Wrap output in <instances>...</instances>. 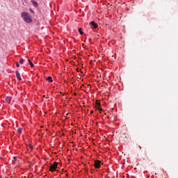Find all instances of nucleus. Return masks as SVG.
Here are the masks:
<instances>
[{
    "instance_id": "obj_6",
    "label": "nucleus",
    "mask_w": 178,
    "mask_h": 178,
    "mask_svg": "<svg viewBox=\"0 0 178 178\" xmlns=\"http://www.w3.org/2000/svg\"><path fill=\"white\" fill-rule=\"evenodd\" d=\"M16 76L19 81H22L21 74H19V72L18 71L16 72Z\"/></svg>"
},
{
    "instance_id": "obj_12",
    "label": "nucleus",
    "mask_w": 178,
    "mask_h": 178,
    "mask_svg": "<svg viewBox=\"0 0 178 178\" xmlns=\"http://www.w3.org/2000/svg\"><path fill=\"white\" fill-rule=\"evenodd\" d=\"M24 62V60L23 58H22L20 60H19V63L21 65H22Z\"/></svg>"
},
{
    "instance_id": "obj_17",
    "label": "nucleus",
    "mask_w": 178,
    "mask_h": 178,
    "mask_svg": "<svg viewBox=\"0 0 178 178\" xmlns=\"http://www.w3.org/2000/svg\"><path fill=\"white\" fill-rule=\"evenodd\" d=\"M14 159H15V161H17V158L16 157H15Z\"/></svg>"
},
{
    "instance_id": "obj_10",
    "label": "nucleus",
    "mask_w": 178,
    "mask_h": 178,
    "mask_svg": "<svg viewBox=\"0 0 178 178\" xmlns=\"http://www.w3.org/2000/svg\"><path fill=\"white\" fill-rule=\"evenodd\" d=\"M6 102H7L8 103H10V101H11V99H10V97H6Z\"/></svg>"
},
{
    "instance_id": "obj_14",
    "label": "nucleus",
    "mask_w": 178,
    "mask_h": 178,
    "mask_svg": "<svg viewBox=\"0 0 178 178\" xmlns=\"http://www.w3.org/2000/svg\"><path fill=\"white\" fill-rule=\"evenodd\" d=\"M16 65H17V67H19V63H16Z\"/></svg>"
},
{
    "instance_id": "obj_19",
    "label": "nucleus",
    "mask_w": 178,
    "mask_h": 178,
    "mask_svg": "<svg viewBox=\"0 0 178 178\" xmlns=\"http://www.w3.org/2000/svg\"><path fill=\"white\" fill-rule=\"evenodd\" d=\"M74 95L76 96V93H74Z\"/></svg>"
},
{
    "instance_id": "obj_16",
    "label": "nucleus",
    "mask_w": 178,
    "mask_h": 178,
    "mask_svg": "<svg viewBox=\"0 0 178 178\" xmlns=\"http://www.w3.org/2000/svg\"><path fill=\"white\" fill-rule=\"evenodd\" d=\"M93 113H94V111H90V113H91V114H92Z\"/></svg>"
},
{
    "instance_id": "obj_11",
    "label": "nucleus",
    "mask_w": 178,
    "mask_h": 178,
    "mask_svg": "<svg viewBox=\"0 0 178 178\" xmlns=\"http://www.w3.org/2000/svg\"><path fill=\"white\" fill-rule=\"evenodd\" d=\"M78 31H79V34L83 35V32L82 31L81 29H78Z\"/></svg>"
},
{
    "instance_id": "obj_8",
    "label": "nucleus",
    "mask_w": 178,
    "mask_h": 178,
    "mask_svg": "<svg viewBox=\"0 0 178 178\" xmlns=\"http://www.w3.org/2000/svg\"><path fill=\"white\" fill-rule=\"evenodd\" d=\"M46 80L49 81L50 83L53 82L52 77L51 76L47 77Z\"/></svg>"
},
{
    "instance_id": "obj_15",
    "label": "nucleus",
    "mask_w": 178,
    "mask_h": 178,
    "mask_svg": "<svg viewBox=\"0 0 178 178\" xmlns=\"http://www.w3.org/2000/svg\"><path fill=\"white\" fill-rule=\"evenodd\" d=\"M29 148H30L31 149H33V147H32L31 145H29Z\"/></svg>"
},
{
    "instance_id": "obj_4",
    "label": "nucleus",
    "mask_w": 178,
    "mask_h": 178,
    "mask_svg": "<svg viewBox=\"0 0 178 178\" xmlns=\"http://www.w3.org/2000/svg\"><path fill=\"white\" fill-rule=\"evenodd\" d=\"M102 161H95L94 166L96 168H99L101 167Z\"/></svg>"
},
{
    "instance_id": "obj_5",
    "label": "nucleus",
    "mask_w": 178,
    "mask_h": 178,
    "mask_svg": "<svg viewBox=\"0 0 178 178\" xmlns=\"http://www.w3.org/2000/svg\"><path fill=\"white\" fill-rule=\"evenodd\" d=\"M90 25H91L93 29H97L98 27L97 24H96L94 21L90 22Z\"/></svg>"
},
{
    "instance_id": "obj_2",
    "label": "nucleus",
    "mask_w": 178,
    "mask_h": 178,
    "mask_svg": "<svg viewBox=\"0 0 178 178\" xmlns=\"http://www.w3.org/2000/svg\"><path fill=\"white\" fill-rule=\"evenodd\" d=\"M57 168H58V163L54 162L53 163V165H50V168H49V170H50V172H54V171H56Z\"/></svg>"
},
{
    "instance_id": "obj_13",
    "label": "nucleus",
    "mask_w": 178,
    "mask_h": 178,
    "mask_svg": "<svg viewBox=\"0 0 178 178\" xmlns=\"http://www.w3.org/2000/svg\"><path fill=\"white\" fill-rule=\"evenodd\" d=\"M17 131H18V132H19V134H22V129L21 128H19V129H17Z\"/></svg>"
},
{
    "instance_id": "obj_9",
    "label": "nucleus",
    "mask_w": 178,
    "mask_h": 178,
    "mask_svg": "<svg viewBox=\"0 0 178 178\" xmlns=\"http://www.w3.org/2000/svg\"><path fill=\"white\" fill-rule=\"evenodd\" d=\"M28 62H29V65H31V67H32V68L34 67V65L30 60H28Z\"/></svg>"
},
{
    "instance_id": "obj_1",
    "label": "nucleus",
    "mask_w": 178,
    "mask_h": 178,
    "mask_svg": "<svg viewBox=\"0 0 178 178\" xmlns=\"http://www.w3.org/2000/svg\"><path fill=\"white\" fill-rule=\"evenodd\" d=\"M22 17L23 18L24 21L28 24H30L32 22L33 19L30 15V14H29V13H22Z\"/></svg>"
},
{
    "instance_id": "obj_3",
    "label": "nucleus",
    "mask_w": 178,
    "mask_h": 178,
    "mask_svg": "<svg viewBox=\"0 0 178 178\" xmlns=\"http://www.w3.org/2000/svg\"><path fill=\"white\" fill-rule=\"evenodd\" d=\"M95 107L97 108L100 111H103L102 108H101V104L98 100H96Z\"/></svg>"
},
{
    "instance_id": "obj_18",
    "label": "nucleus",
    "mask_w": 178,
    "mask_h": 178,
    "mask_svg": "<svg viewBox=\"0 0 178 178\" xmlns=\"http://www.w3.org/2000/svg\"><path fill=\"white\" fill-rule=\"evenodd\" d=\"M88 40H89V41H91V39H90V38H89V39H88Z\"/></svg>"
},
{
    "instance_id": "obj_20",
    "label": "nucleus",
    "mask_w": 178,
    "mask_h": 178,
    "mask_svg": "<svg viewBox=\"0 0 178 178\" xmlns=\"http://www.w3.org/2000/svg\"><path fill=\"white\" fill-rule=\"evenodd\" d=\"M31 11H32L31 8L30 9Z\"/></svg>"
},
{
    "instance_id": "obj_7",
    "label": "nucleus",
    "mask_w": 178,
    "mask_h": 178,
    "mask_svg": "<svg viewBox=\"0 0 178 178\" xmlns=\"http://www.w3.org/2000/svg\"><path fill=\"white\" fill-rule=\"evenodd\" d=\"M31 2L32 3V4H33V6L35 7L38 6V3H37V1H35V0H31Z\"/></svg>"
}]
</instances>
